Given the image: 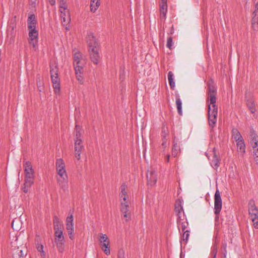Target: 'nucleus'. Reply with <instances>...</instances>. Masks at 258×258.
<instances>
[{
  "mask_svg": "<svg viewBox=\"0 0 258 258\" xmlns=\"http://www.w3.org/2000/svg\"><path fill=\"white\" fill-rule=\"evenodd\" d=\"M69 215L66 219V229L70 238L73 240L74 238V218L73 213H71V211L69 212Z\"/></svg>",
  "mask_w": 258,
  "mask_h": 258,
  "instance_id": "nucleus-8",
  "label": "nucleus"
},
{
  "mask_svg": "<svg viewBox=\"0 0 258 258\" xmlns=\"http://www.w3.org/2000/svg\"><path fill=\"white\" fill-rule=\"evenodd\" d=\"M51 81L52 84H54L55 83H58L59 82V79L58 78V76H54L51 77Z\"/></svg>",
  "mask_w": 258,
  "mask_h": 258,
  "instance_id": "nucleus-43",
  "label": "nucleus"
},
{
  "mask_svg": "<svg viewBox=\"0 0 258 258\" xmlns=\"http://www.w3.org/2000/svg\"><path fill=\"white\" fill-rule=\"evenodd\" d=\"M53 225L54 230L60 229L61 225L59 222V219L57 216H54L53 218Z\"/></svg>",
  "mask_w": 258,
  "mask_h": 258,
  "instance_id": "nucleus-33",
  "label": "nucleus"
},
{
  "mask_svg": "<svg viewBox=\"0 0 258 258\" xmlns=\"http://www.w3.org/2000/svg\"><path fill=\"white\" fill-rule=\"evenodd\" d=\"M250 144L252 148V155L255 161H258V140L250 141Z\"/></svg>",
  "mask_w": 258,
  "mask_h": 258,
  "instance_id": "nucleus-23",
  "label": "nucleus"
},
{
  "mask_svg": "<svg viewBox=\"0 0 258 258\" xmlns=\"http://www.w3.org/2000/svg\"><path fill=\"white\" fill-rule=\"evenodd\" d=\"M39 90L40 91H41L42 90V88L41 87V86L40 87V88H38Z\"/></svg>",
  "mask_w": 258,
  "mask_h": 258,
  "instance_id": "nucleus-53",
  "label": "nucleus"
},
{
  "mask_svg": "<svg viewBox=\"0 0 258 258\" xmlns=\"http://www.w3.org/2000/svg\"><path fill=\"white\" fill-rule=\"evenodd\" d=\"M184 215H183V216H179V218H178L177 219V226L179 231H180L181 229L182 232L185 231L187 226L188 225L186 219L184 220Z\"/></svg>",
  "mask_w": 258,
  "mask_h": 258,
  "instance_id": "nucleus-18",
  "label": "nucleus"
},
{
  "mask_svg": "<svg viewBox=\"0 0 258 258\" xmlns=\"http://www.w3.org/2000/svg\"><path fill=\"white\" fill-rule=\"evenodd\" d=\"M167 11V1H161L160 3V18L165 19Z\"/></svg>",
  "mask_w": 258,
  "mask_h": 258,
  "instance_id": "nucleus-22",
  "label": "nucleus"
},
{
  "mask_svg": "<svg viewBox=\"0 0 258 258\" xmlns=\"http://www.w3.org/2000/svg\"><path fill=\"white\" fill-rule=\"evenodd\" d=\"M54 241L57 250L59 252L62 253L64 249V238L61 229L54 230Z\"/></svg>",
  "mask_w": 258,
  "mask_h": 258,
  "instance_id": "nucleus-5",
  "label": "nucleus"
},
{
  "mask_svg": "<svg viewBox=\"0 0 258 258\" xmlns=\"http://www.w3.org/2000/svg\"><path fill=\"white\" fill-rule=\"evenodd\" d=\"M182 232H183L182 235V239L183 241H185V242L186 243L189 235V231L186 230L184 231H182Z\"/></svg>",
  "mask_w": 258,
  "mask_h": 258,
  "instance_id": "nucleus-39",
  "label": "nucleus"
},
{
  "mask_svg": "<svg viewBox=\"0 0 258 258\" xmlns=\"http://www.w3.org/2000/svg\"><path fill=\"white\" fill-rule=\"evenodd\" d=\"M59 11L68 9L66 0H59Z\"/></svg>",
  "mask_w": 258,
  "mask_h": 258,
  "instance_id": "nucleus-36",
  "label": "nucleus"
},
{
  "mask_svg": "<svg viewBox=\"0 0 258 258\" xmlns=\"http://www.w3.org/2000/svg\"><path fill=\"white\" fill-rule=\"evenodd\" d=\"M169 156L168 155V160H169Z\"/></svg>",
  "mask_w": 258,
  "mask_h": 258,
  "instance_id": "nucleus-55",
  "label": "nucleus"
},
{
  "mask_svg": "<svg viewBox=\"0 0 258 258\" xmlns=\"http://www.w3.org/2000/svg\"><path fill=\"white\" fill-rule=\"evenodd\" d=\"M24 168L25 182L22 189L24 192L26 193L34 183V171L31 162H25Z\"/></svg>",
  "mask_w": 258,
  "mask_h": 258,
  "instance_id": "nucleus-2",
  "label": "nucleus"
},
{
  "mask_svg": "<svg viewBox=\"0 0 258 258\" xmlns=\"http://www.w3.org/2000/svg\"><path fill=\"white\" fill-rule=\"evenodd\" d=\"M182 201L181 200H178L176 201L175 204V209L174 211L176 213V215L178 216V218H179V216H182V214L184 215L183 207H182Z\"/></svg>",
  "mask_w": 258,
  "mask_h": 258,
  "instance_id": "nucleus-21",
  "label": "nucleus"
},
{
  "mask_svg": "<svg viewBox=\"0 0 258 258\" xmlns=\"http://www.w3.org/2000/svg\"><path fill=\"white\" fill-rule=\"evenodd\" d=\"M24 253L23 252V250L21 249H20L18 247L17 249H15L13 253V256L14 258H20L22 256L24 255Z\"/></svg>",
  "mask_w": 258,
  "mask_h": 258,
  "instance_id": "nucleus-30",
  "label": "nucleus"
},
{
  "mask_svg": "<svg viewBox=\"0 0 258 258\" xmlns=\"http://www.w3.org/2000/svg\"><path fill=\"white\" fill-rule=\"evenodd\" d=\"M245 101L246 106L251 113L256 111L255 103L253 95L250 93L246 94Z\"/></svg>",
  "mask_w": 258,
  "mask_h": 258,
  "instance_id": "nucleus-12",
  "label": "nucleus"
},
{
  "mask_svg": "<svg viewBox=\"0 0 258 258\" xmlns=\"http://www.w3.org/2000/svg\"><path fill=\"white\" fill-rule=\"evenodd\" d=\"M58 69L56 66L52 67L50 66V75L51 77L58 76Z\"/></svg>",
  "mask_w": 258,
  "mask_h": 258,
  "instance_id": "nucleus-37",
  "label": "nucleus"
},
{
  "mask_svg": "<svg viewBox=\"0 0 258 258\" xmlns=\"http://www.w3.org/2000/svg\"><path fill=\"white\" fill-rule=\"evenodd\" d=\"M252 25L257 24L258 22V4L255 6V10L253 12Z\"/></svg>",
  "mask_w": 258,
  "mask_h": 258,
  "instance_id": "nucleus-31",
  "label": "nucleus"
},
{
  "mask_svg": "<svg viewBox=\"0 0 258 258\" xmlns=\"http://www.w3.org/2000/svg\"><path fill=\"white\" fill-rule=\"evenodd\" d=\"M212 258H216V257H212Z\"/></svg>",
  "mask_w": 258,
  "mask_h": 258,
  "instance_id": "nucleus-56",
  "label": "nucleus"
},
{
  "mask_svg": "<svg viewBox=\"0 0 258 258\" xmlns=\"http://www.w3.org/2000/svg\"><path fill=\"white\" fill-rule=\"evenodd\" d=\"M52 84L54 92L56 94H58L60 92V82L55 83Z\"/></svg>",
  "mask_w": 258,
  "mask_h": 258,
  "instance_id": "nucleus-38",
  "label": "nucleus"
},
{
  "mask_svg": "<svg viewBox=\"0 0 258 258\" xmlns=\"http://www.w3.org/2000/svg\"><path fill=\"white\" fill-rule=\"evenodd\" d=\"M117 258H124V252L123 250H120L118 251Z\"/></svg>",
  "mask_w": 258,
  "mask_h": 258,
  "instance_id": "nucleus-44",
  "label": "nucleus"
},
{
  "mask_svg": "<svg viewBox=\"0 0 258 258\" xmlns=\"http://www.w3.org/2000/svg\"><path fill=\"white\" fill-rule=\"evenodd\" d=\"M56 171L57 173V181L59 185L63 188L68 183V175L64 162H56Z\"/></svg>",
  "mask_w": 258,
  "mask_h": 258,
  "instance_id": "nucleus-3",
  "label": "nucleus"
},
{
  "mask_svg": "<svg viewBox=\"0 0 258 258\" xmlns=\"http://www.w3.org/2000/svg\"><path fill=\"white\" fill-rule=\"evenodd\" d=\"M40 80H41V78L40 77H39L37 79V81L38 80V82L39 83H40Z\"/></svg>",
  "mask_w": 258,
  "mask_h": 258,
  "instance_id": "nucleus-51",
  "label": "nucleus"
},
{
  "mask_svg": "<svg viewBox=\"0 0 258 258\" xmlns=\"http://www.w3.org/2000/svg\"><path fill=\"white\" fill-rule=\"evenodd\" d=\"M216 90L214 86H209V92H208V96H209V100L210 101V104L208 105V107H213V106H214L216 109H218V107L216 105Z\"/></svg>",
  "mask_w": 258,
  "mask_h": 258,
  "instance_id": "nucleus-11",
  "label": "nucleus"
},
{
  "mask_svg": "<svg viewBox=\"0 0 258 258\" xmlns=\"http://www.w3.org/2000/svg\"><path fill=\"white\" fill-rule=\"evenodd\" d=\"M217 253V246H214L213 247V251H212V254L213 256L212 257H216Z\"/></svg>",
  "mask_w": 258,
  "mask_h": 258,
  "instance_id": "nucleus-45",
  "label": "nucleus"
},
{
  "mask_svg": "<svg viewBox=\"0 0 258 258\" xmlns=\"http://www.w3.org/2000/svg\"><path fill=\"white\" fill-rule=\"evenodd\" d=\"M100 5V1L94 0L93 2L92 0H91L90 11L93 13L95 12Z\"/></svg>",
  "mask_w": 258,
  "mask_h": 258,
  "instance_id": "nucleus-27",
  "label": "nucleus"
},
{
  "mask_svg": "<svg viewBox=\"0 0 258 258\" xmlns=\"http://www.w3.org/2000/svg\"><path fill=\"white\" fill-rule=\"evenodd\" d=\"M212 154L213 155V161L216 162V161H219V159L218 158V155H217L216 151L215 148L213 149L212 152Z\"/></svg>",
  "mask_w": 258,
  "mask_h": 258,
  "instance_id": "nucleus-42",
  "label": "nucleus"
},
{
  "mask_svg": "<svg viewBox=\"0 0 258 258\" xmlns=\"http://www.w3.org/2000/svg\"><path fill=\"white\" fill-rule=\"evenodd\" d=\"M74 58V66L75 70L76 78L81 84L83 83L84 67L86 63V59L78 49L73 50Z\"/></svg>",
  "mask_w": 258,
  "mask_h": 258,
  "instance_id": "nucleus-1",
  "label": "nucleus"
},
{
  "mask_svg": "<svg viewBox=\"0 0 258 258\" xmlns=\"http://www.w3.org/2000/svg\"><path fill=\"white\" fill-rule=\"evenodd\" d=\"M60 17L62 22L68 23L71 21L70 13L68 9L59 11Z\"/></svg>",
  "mask_w": 258,
  "mask_h": 258,
  "instance_id": "nucleus-24",
  "label": "nucleus"
},
{
  "mask_svg": "<svg viewBox=\"0 0 258 258\" xmlns=\"http://www.w3.org/2000/svg\"><path fill=\"white\" fill-rule=\"evenodd\" d=\"M130 209L129 204H120V211L126 222H128L131 219V213Z\"/></svg>",
  "mask_w": 258,
  "mask_h": 258,
  "instance_id": "nucleus-13",
  "label": "nucleus"
},
{
  "mask_svg": "<svg viewBox=\"0 0 258 258\" xmlns=\"http://www.w3.org/2000/svg\"><path fill=\"white\" fill-rule=\"evenodd\" d=\"M127 185L125 183H123L120 186V192L119 194V201L120 204H129L127 199L128 196L127 192Z\"/></svg>",
  "mask_w": 258,
  "mask_h": 258,
  "instance_id": "nucleus-14",
  "label": "nucleus"
},
{
  "mask_svg": "<svg viewBox=\"0 0 258 258\" xmlns=\"http://www.w3.org/2000/svg\"><path fill=\"white\" fill-rule=\"evenodd\" d=\"M222 209V199L220 191L217 189L214 196V213L216 215V219L219 218V214Z\"/></svg>",
  "mask_w": 258,
  "mask_h": 258,
  "instance_id": "nucleus-9",
  "label": "nucleus"
},
{
  "mask_svg": "<svg viewBox=\"0 0 258 258\" xmlns=\"http://www.w3.org/2000/svg\"><path fill=\"white\" fill-rule=\"evenodd\" d=\"M99 241L101 249L106 255H109L110 254V240L107 236L105 234H99Z\"/></svg>",
  "mask_w": 258,
  "mask_h": 258,
  "instance_id": "nucleus-6",
  "label": "nucleus"
},
{
  "mask_svg": "<svg viewBox=\"0 0 258 258\" xmlns=\"http://www.w3.org/2000/svg\"><path fill=\"white\" fill-rule=\"evenodd\" d=\"M173 45V42L172 38L171 37H169L167 39V47L171 49H172Z\"/></svg>",
  "mask_w": 258,
  "mask_h": 258,
  "instance_id": "nucleus-40",
  "label": "nucleus"
},
{
  "mask_svg": "<svg viewBox=\"0 0 258 258\" xmlns=\"http://www.w3.org/2000/svg\"><path fill=\"white\" fill-rule=\"evenodd\" d=\"M248 212L250 218L258 216V209L254 204L253 201L249 202Z\"/></svg>",
  "mask_w": 258,
  "mask_h": 258,
  "instance_id": "nucleus-20",
  "label": "nucleus"
},
{
  "mask_svg": "<svg viewBox=\"0 0 258 258\" xmlns=\"http://www.w3.org/2000/svg\"><path fill=\"white\" fill-rule=\"evenodd\" d=\"M37 84L38 88H40V87H41V83H38V80L37 81Z\"/></svg>",
  "mask_w": 258,
  "mask_h": 258,
  "instance_id": "nucleus-50",
  "label": "nucleus"
},
{
  "mask_svg": "<svg viewBox=\"0 0 258 258\" xmlns=\"http://www.w3.org/2000/svg\"><path fill=\"white\" fill-rule=\"evenodd\" d=\"M168 80L171 88L173 89L175 84L173 79V74L171 71H169L168 73Z\"/></svg>",
  "mask_w": 258,
  "mask_h": 258,
  "instance_id": "nucleus-29",
  "label": "nucleus"
},
{
  "mask_svg": "<svg viewBox=\"0 0 258 258\" xmlns=\"http://www.w3.org/2000/svg\"><path fill=\"white\" fill-rule=\"evenodd\" d=\"M232 137L236 142L243 140V138L240 132L237 128H233L232 130Z\"/></svg>",
  "mask_w": 258,
  "mask_h": 258,
  "instance_id": "nucleus-25",
  "label": "nucleus"
},
{
  "mask_svg": "<svg viewBox=\"0 0 258 258\" xmlns=\"http://www.w3.org/2000/svg\"><path fill=\"white\" fill-rule=\"evenodd\" d=\"M28 42L34 50L38 48V32L36 29L28 30Z\"/></svg>",
  "mask_w": 258,
  "mask_h": 258,
  "instance_id": "nucleus-7",
  "label": "nucleus"
},
{
  "mask_svg": "<svg viewBox=\"0 0 258 258\" xmlns=\"http://www.w3.org/2000/svg\"><path fill=\"white\" fill-rule=\"evenodd\" d=\"M14 221H13L12 222V228H13V229H14Z\"/></svg>",
  "mask_w": 258,
  "mask_h": 258,
  "instance_id": "nucleus-52",
  "label": "nucleus"
},
{
  "mask_svg": "<svg viewBox=\"0 0 258 258\" xmlns=\"http://www.w3.org/2000/svg\"><path fill=\"white\" fill-rule=\"evenodd\" d=\"M148 184L151 186L155 184L157 181V174L155 170H148L147 173Z\"/></svg>",
  "mask_w": 258,
  "mask_h": 258,
  "instance_id": "nucleus-15",
  "label": "nucleus"
},
{
  "mask_svg": "<svg viewBox=\"0 0 258 258\" xmlns=\"http://www.w3.org/2000/svg\"><path fill=\"white\" fill-rule=\"evenodd\" d=\"M75 141V155L76 159L79 160L81 159V154L82 150L84 148L83 141L80 132V128L78 125L76 126V133L74 137Z\"/></svg>",
  "mask_w": 258,
  "mask_h": 258,
  "instance_id": "nucleus-4",
  "label": "nucleus"
},
{
  "mask_svg": "<svg viewBox=\"0 0 258 258\" xmlns=\"http://www.w3.org/2000/svg\"><path fill=\"white\" fill-rule=\"evenodd\" d=\"M125 76V71L123 69L122 72L120 74V79L123 80Z\"/></svg>",
  "mask_w": 258,
  "mask_h": 258,
  "instance_id": "nucleus-48",
  "label": "nucleus"
},
{
  "mask_svg": "<svg viewBox=\"0 0 258 258\" xmlns=\"http://www.w3.org/2000/svg\"><path fill=\"white\" fill-rule=\"evenodd\" d=\"M258 141V136L253 129L250 131V141Z\"/></svg>",
  "mask_w": 258,
  "mask_h": 258,
  "instance_id": "nucleus-35",
  "label": "nucleus"
},
{
  "mask_svg": "<svg viewBox=\"0 0 258 258\" xmlns=\"http://www.w3.org/2000/svg\"><path fill=\"white\" fill-rule=\"evenodd\" d=\"M28 30L36 29L37 20L35 15H29L27 19Z\"/></svg>",
  "mask_w": 258,
  "mask_h": 258,
  "instance_id": "nucleus-19",
  "label": "nucleus"
},
{
  "mask_svg": "<svg viewBox=\"0 0 258 258\" xmlns=\"http://www.w3.org/2000/svg\"><path fill=\"white\" fill-rule=\"evenodd\" d=\"M253 223V227L258 229V216L250 218Z\"/></svg>",
  "mask_w": 258,
  "mask_h": 258,
  "instance_id": "nucleus-41",
  "label": "nucleus"
},
{
  "mask_svg": "<svg viewBox=\"0 0 258 258\" xmlns=\"http://www.w3.org/2000/svg\"><path fill=\"white\" fill-rule=\"evenodd\" d=\"M237 151L241 153H244L245 152V145L244 140L239 141L236 142Z\"/></svg>",
  "mask_w": 258,
  "mask_h": 258,
  "instance_id": "nucleus-28",
  "label": "nucleus"
},
{
  "mask_svg": "<svg viewBox=\"0 0 258 258\" xmlns=\"http://www.w3.org/2000/svg\"><path fill=\"white\" fill-rule=\"evenodd\" d=\"M50 4L52 6H54L55 4V0H48Z\"/></svg>",
  "mask_w": 258,
  "mask_h": 258,
  "instance_id": "nucleus-49",
  "label": "nucleus"
},
{
  "mask_svg": "<svg viewBox=\"0 0 258 258\" xmlns=\"http://www.w3.org/2000/svg\"><path fill=\"white\" fill-rule=\"evenodd\" d=\"M176 105L178 114L181 115L182 114V102L178 97L176 98Z\"/></svg>",
  "mask_w": 258,
  "mask_h": 258,
  "instance_id": "nucleus-32",
  "label": "nucleus"
},
{
  "mask_svg": "<svg viewBox=\"0 0 258 258\" xmlns=\"http://www.w3.org/2000/svg\"><path fill=\"white\" fill-rule=\"evenodd\" d=\"M180 151L179 146L177 141L173 140V146L172 149V156L174 157H176Z\"/></svg>",
  "mask_w": 258,
  "mask_h": 258,
  "instance_id": "nucleus-26",
  "label": "nucleus"
},
{
  "mask_svg": "<svg viewBox=\"0 0 258 258\" xmlns=\"http://www.w3.org/2000/svg\"><path fill=\"white\" fill-rule=\"evenodd\" d=\"M86 41L88 45L89 50L92 49V48H96L99 47L96 39L92 34L90 33L87 35Z\"/></svg>",
  "mask_w": 258,
  "mask_h": 258,
  "instance_id": "nucleus-16",
  "label": "nucleus"
},
{
  "mask_svg": "<svg viewBox=\"0 0 258 258\" xmlns=\"http://www.w3.org/2000/svg\"><path fill=\"white\" fill-rule=\"evenodd\" d=\"M220 162H212L211 166L215 169H217L219 166Z\"/></svg>",
  "mask_w": 258,
  "mask_h": 258,
  "instance_id": "nucleus-47",
  "label": "nucleus"
},
{
  "mask_svg": "<svg viewBox=\"0 0 258 258\" xmlns=\"http://www.w3.org/2000/svg\"><path fill=\"white\" fill-rule=\"evenodd\" d=\"M218 114V109L213 106L208 107V119L209 124L211 128H214L217 122V116Z\"/></svg>",
  "mask_w": 258,
  "mask_h": 258,
  "instance_id": "nucleus-10",
  "label": "nucleus"
},
{
  "mask_svg": "<svg viewBox=\"0 0 258 258\" xmlns=\"http://www.w3.org/2000/svg\"><path fill=\"white\" fill-rule=\"evenodd\" d=\"M43 248L44 247L42 244H39L38 243L37 244V249L39 252H40L41 256L43 258H45L46 256V253L43 250Z\"/></svg>",
  "mask_w": 258,
  "mask_h": 258,
  "instance_id": "nucleus-34",
  "label": "nucleus"
},
{
  "mask_svg": "<svg viewBox=\"0 0 258 258\" xmlns=\"http://www.w3.org/2000/svg\"><path fill=\"white\" fill-rule=\"evenodd\" d=\"M57 161H62V160H61V159H59V160H57Z\"/></svg>",
  "mask_w": 258,
  "mask_h": 258,
  "instance_id": "nucleus-54",
  "label": "nucleus"
},
{
  "mask_svg": "<svg viewBox=\"0 0 258 258\" xmlns=\"http://www.w3.org/2000/svg\"><path fill=\"white\" fill-rule=\"evenodd\" d=\"M37 0H29V4L32 7H35Z\"/></svg>",
  "mask_w": 258,
  "mask_h": 258,
  "instance_id": "nucleus-46",
  "label": "nucleus"
},
{
  "mask_svg": "<svg viewBox=\"0 0 258 258\" xmlns=\"http://www.w3.org/2000/svg\"><path fill=\"white\" fill-rule=\"evenodd\" d=\"M90 52V58L92 61L97 64L100 58V55L99 53V47L96 48H92V49L89 50Z\"/></svg>",
  "mask_w": 258,
  "mask_h": 258,
  "instance_id": "nucleus-17",
  "label": "nucleus"
}]
</instances>
